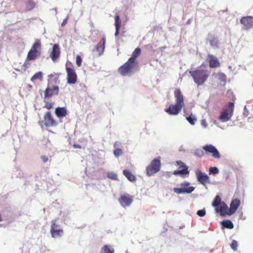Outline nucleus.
Returning a JSON list of instances; mask_svg holds the SVG:
<instances>
[{"mask_svg": "<svg viewBox=\"0 0 253 253\" xmlns=\"http://www.w3.org/2000/svg\"><path fill=\"white\" fill-rule=\"evenodd\" d=\"M190 73L196 84L200 86L203 85L207 81L210 72L207 70L197 69L190 71Z\"/></svg>", "mask_w": 253, "mask_h": 253, "instance_id": "f257e3e1", "label": "nucleus"}, {"mask_svg": "<svg viewBox=\"0 0 253 253\" xmlns=\"http://www.w3.org/2000/svg\"><path fill=\"white\" fill-rule=\"evenodd\" d=\"M42 47L41 40L39 39L36 40L28 53L27 60H35L40 57L42 52Z\"/></svg>", "mask_w": 253, "mask_h": 253, "instance_id": "f03ea898", "label": "nucleus"}, {"mask_svg": "<svg viewBox=\"0 0 253 253\" xmlns=\"http://www.w3.org/2000/svg\"><path fill=\"white\" fill-rule=\"evenodd\" d=\"M160 159V157L154 159L146 168L145 171L147 176H151L160 170L161 166Z\"/></svg>", "mask_w": 253, "mask_h": 253, "instance_id": "7ed1b4c3", "label": "nucleus"}, {"mask_svg": "<svg viewBox=\"0 0 253 253\" xmlns=\"http://www.w3.org/2000/svg\"><path fill=\"white\" fill-rule=\"evenodd\" d=\"M234 108V103L229 102L224 107L222 111L220 113L218 119L222 122H226L230 120Z\"/></svg>", "mask_w": 253, "mask_h": 253, "instance_id": "20e7f679", "label": "nucleus"}, {"mask_svg": "<svg viewBox=\"0 0 253 253\" xmlns=\"http://www.w3.org/2000/svg\"><path fill=\"white\" fill-rule=\"evenodd\" d=\"M50 233L52 238H58L62 237L64 234L62 228L59 224H56V221L53 220L51 222Z\"/></svg>", "mask_w": 253, "mask_h": 253, "instance_id": "39448f33", "label": "nucleus"}, {"mask_svg": "<svg viewBox=\"0 0 253 253\" xmlns=\"http://www.w3.org/2000/svg\"><path fill=\"white\" fill-rule=\"evenodd\" d=\"M136 64H123L118 69V72L123 76H129L133 73Z\"/></svg>", "mask_w": 253, "mask_h": 253, "instance_id": "423d86ee", "label": "nucleus"}, {"mask_svg": "<svg viewBox=\"0 0 253 253\" xmlns=\"http://www.w3.org/2000/svg\"><path fill=\"white\" fill-rule=\"evenodd\" d=\"M133 201V197L129 194H123L119 199L120 204L123 207H128Z\"/></svg>", "mask_w": 253, "mask_h": 253, "instance_id": "0eeeda50", "label": "nucleus"}, {"mask_svg": "<svg viewBox=\"0 0 253 253\" xmlns=\"http://www.w3.org/2000/svg\"><path fill=\"white\" fill-rule=\"evenodd\" d=\"M44 124L46 127H53L57 125V122L52 116L50 112L47 111L45 113L43 116Z\"/></svg>", "mask_w": 253, "mask_h": 253, "instance_id": "6e6552de", "label": "nucleus"}, {"mask_svg": "<svg viewBox=\"0 0 253 253\" xmlns=\"http://www.w3.org/2000/svg\"><path fill=\"white\" fill-rule=\"evenodd\" d=\"M195 174L197 179H198V180L201 184L206 185L207 184L210 183L209 177L207 174L202 172L200 169H196L195 171Z\"/></svg>", "mask_w": 253, "mask_h": 253, "instance_id": "1a4fd4ad", "label": "nucleus"}, {"mask_svg": "<svg viewBox=\"0 0 253 253\" xmlns=\"http://www.w3.org/2000/svg\"><path fill=\"white\" fill-rule=\"evenodd\" d=\"M59 88L57 85L50 86L49 84L46 89L44 91V98H50L53 95H56L59 94Z\"/></svg>", "mask_w": 253, "mask_h": 253, "instance_id": "9d476101", "label": "nucleus"}, {"mask_svg": "<svg viewBox=\"0 0 253 253\" xmlns=\"http://www.w3.org/2000/svg\"><path fill=\"white\" fill-rule=\"evenodd\" d=\"M246 30L251 29L253 27V16H247L242 17L240 20Z\"/></svg>", "mask_w": 253, "mask_h": 253, "instance_id": "9b49d317", "label": "nucleus"}, {"mask_svg": "<svg viewBox=\"0 0 253 253\" xmlns=\"http://www.w3.org/2000/svg\"><path fill=\"white\" fill-rule=\"evenodd\" d=\"M183 106V105L177 104H171L169 108L165 110V111L169 115H176L180 113Z\"/></svg>", "mask_w": 253, "mask_h": 253, "instance_id": "f8f14e48", "label": "nucleus"}, {"mask_svg": "<svg viewBox=\"0 0 253 253\" xmlns=\"http://www.w3.org/2000/svg\"><path fill=\"white\" fill-rule=\"evenodd\" d=\"M67 73V83L69 84H74L77 81V75L75 70L66 67Z\"/></svg>", "mask_w": 253, "mask_h": 253, "instance_id": "ddd939ff", "label": "nucleus"}, {"mask_svg": "<svg viewBox=\"0 0 253 253\" xmlns=\"http://www.w3.org/2000/svg\"><path fill=\"white\" fill-rule=\"evenodd\" d=\"M60 55V48L58 44H54L52 50L49 54L50 57L53 62H56Z\"/></svg>", "mask_w": 253, "mask_h": 253, "instance_id": "4468645a", "label": "nucleus"}, {"mask_svg": "<svg viewBox=\"0 0 253 253\" xmlns=\"http://www.w3.org/2000/svg\"><path fill=\"white\" fill-rule=\"evenodd\" d=\"M203 148L207 153H210L212 154V157L216 159L220 158V154L218 150L215 148V146L211 145H207L203 146Z\"/></svg>", "mask_w": 253, "mask_h": 253, "instance_id": "2eb2a0df", "label": "nucleus"}, {"mask_svg": "<svg viewBox=\"0 0 253 253\" xmlns=\"http://www.w3.org/2000/svg\"><path fill=\"white\" fill-rule=\"evenodd\" d=\"M240 204L241 201L238 199H235L232 200L230 204V208L227 210L226 214L231 215L234 213L237 210Z\"/></svg>", "mask_w": 253, "mask_h": 253, "instance_id": "dca6fc26", "label": "nucleus"}, {"mask_svg": "<svg viewBox=\"0 0 253 253\" xmlns=\"http://www.w3.org/2000/svg\"><path fill=\"white\" fill-rule=\"evenodd\" d=\"M174 97L175 99V104L184 106V96L182 94L180 89L177 88L174 90Z\"/></svg>", "mask_w": 253, "mask_h": 253, "instance_id": "f3484780", "label": "nucleus"}, {"mask_svg": "<svg viewBox=\"0 0 253 253\" xmlns=\"http://www.w3.org/2000/svg\"><path fill=\"white\" fill-rule=\"evenodd\" d=\"M106 43V37L103 36L100 41L97 43L95 47V49L98 52L99 55H101L104 52L105 49V44Z\"/></svg>", "mask_w": 253, "mask_h": 253, "instance_id": "a211bd4d", "label": "nucleus"}, {"mask_svg": "<svg viewBox=\"0 0 253 253\" xmlns=\"http://www.w3.org/2000/svg\"><path fill=\"white\" fill-rule=\"evenodd\" d=\"M208 40L211 46L216 48H219V42L217 37L212 35L211 34H209Z\"/></svg>", "mask_w": 253, "mask_h": 253, "instance_id": "6ab92c4d", "label": "nucleus"}, {"mask_svg": "<svg viewBox=\"0 0 253 253\" xmlns=\"http://www.w3.org/2000/svg\"><path fill=\"white\" fill-rule=\"evenodd\" d=\"M195 189L194 187H188L187 188H177V187H174L173 189V191L174 192L176 193V194H182V193H187L190 194L191 192H192Z\"/></svg>", "mask_w": 253, "mask_h": 253, "instance_id": "aec40b11", "label": "nucleus"}, {"mask_svg": "<svg viewBox=\"0 0 253 253\" xmlns=\"http://www.w3.org/2000/svg\"><path fill=\"white\" fill-rule=\"evenodd\" d=\"M141 53V49L139 48H136L131 54L128 61L126 63H135L136 59L140 56Z\"/></svg>", "mask_w": 253, "mask_h": 253, "instance_id": "412c9836", "label": "nucleus"}, {"mask_svg": "<svg viewBox=\"0 0 253 253\" xmlns=\"http://www.w3.org/2000/svg\"><path fill=\"white\" fill-rule=\"evenodd\" d=\"M55 113L56 117L61 118L67 116V111L65 107H58L56 108Z\"/></svg>", "mask_w": 253, "mask_h": 253, "instance_id": "4be33fe9", "label": "nucleus"}, {"mask_svg": "<svg viewBox=\"0 0 253 253\" xmlns=\"http://www.w3.org/2000/svg\"><path fill=\"white\" fill-rule=\"evenodd\" d=\"M123 173L130 181L134 182L136 180V176L134 175L131 174L129 170L126 169L123 170Z\"/></svg>", "mask_w": 253, "mask_h": 253, "instance_id": "5701e85b", "label": "nucleus"}, {"mask_svg": "<svg viewBox=\"0 0 253 253\" xmlns=\"http://www.w3.org/2000/svg\"><path fill=\"white\" fill-rule=\"evenodd\" d=\"M25 4L27 11L33 9L36 6V3L33 0H27L25 2Z\"/></svg>", "mask_w": 253, "mask_h": 253, "instance_id": "b1692460", "label": "nucleus"}, {"mask_svg": "<svg viewBox=\"0 0 253 253\" xmlns=\"http://www.w3.org/2000/svg\"><path fill=\"white\" fill-rule=\"evenodd\" d=\"M114 250L110 245H104L100 253H114Z\"/></svg>", "mask_w": 253, "mask_h": 253, "instance_id": "393cba45", "label": "nucleus"}, {"mask_svg": "<svg viewBox=\"0 0 253 253\" xmlns=\"http://www.w3.org/2000/svg\"><path fill=\"white\" fill-rule=\"evenodd\" d=\"M227 209V206L226 204L225 203L223 202L222 203V204H220L219 210L218 209V208H216V211H219L221 215H225L226 214V212H226H224V211H226Z\"/></svg>", "mask_w": 253, "mask_h": 253, "instance_id": "a878e982", "label": "nucleus"}, {"mask_svg": "<svg viewBox=\"0 0 253 253\" xmlns=\"http://www.w3.org/2000/svg\"><path fill=\"white\" fill-rule=\"evenodd\" d=\"M221 224L224 227L228 229H232L234 228V224L229 220H225L222 221Z\"/></svg>", "mask_w": 253, "mask_h": 253, "instance_id": "bb28decb", "label": "nucleus"}, {"mask_svg": "<svg viewBox=\"0 0 253 253\" xmlns=\"http://www.w3.org/2000/svg\"><path fill=\"white\" fill-rule=\"evenodd\" d=\"M189 170L187 169H183L181 170H175L173 172V174L174 175H182V174H188Z\"/></svg>", "mask_w": 253, "mask_h": 253, "instance_id": "cd10ccee", "label": "nucleus"}, {"mask_svg": "<svg viewBox=\"0 0 253 253\" xmlns=\"http://www.w3.org/2000/svg\"><path fill=\"white\" fill-rule=\"evenodd\" d=\"M207 57L209 61V63H219L217 58L213 55L209 54Z\"/></svg>", "mask_w": 253, "mask_h": 253, "instance_id": "c85d7f7f", "label": "nucleus"}, {"mask_svg": "<svg viewBox=\"0 0 253 253\" xmlns=\"http://www.w3.org/2000/svg\"><path fill=\"white\" fill-rule=\"evenodd\" d=\"M221 204L220 198L218 195H216L214 201H212V206L214 207H217Z\"/></svg>", "mask_w": 253, "mask_h": 253, "instance_id": "c756f323", "label": "nucleus"}, {"mask_svg": "<svg viewBox=\"0 0 253 253\" xmlns=\"http://www.w3.org/2000/svg\"><path fill=\"white\" fill-rule=\"evenodd\" d=\"M43 78V76H42V72H37L31 78V81L33 82L36 80H42Z\"/></svg>", "mask_w": 253, "mask_h": 253, "instance_id": "7c9ffc66", "label": "nucleus"}, {"mask_svg": "<svg viewBox=\"0 0 253 253\" xmlns=\"http://www.w3.org/2000/svg\"><path fill=\"white\" fill-rule=\"evenodd\" d=\"M49 78H53V80H54V82L56 84H59L60 81L59 79V75L56 74H51L48 76Z\"/></svg>", "mask_w": 253, "mask_h": 253, "instance_id": "2f4dec72", "label": "nucleus"}, {"mask_svg": "<svg viewBox=\"0 0 253 253\" xmlns=\"http://www.w3.org/2000/svg\"><path fill=\"white\" fill-rule=\"evenodd\" d=\"M219 173V170L216 167H211L210 170H209V174H216Z\"/></svg>", "mask_w": 253, "mask_h": 253, "instance_id": "473e14b6", "label": "nucleus"}, {"mask_svg": "<svg viewBox=\"0 0 253 253\" xmlns=\"http://www.w3.org/2000/svg\"><path fill=\"white\" fill-rule=\"evenodd\" d=\"M217 78L220 82L225 83H226V76L222 73H220L217 75Z\"/></svg>", "mask_w": 253, "mask_h": 253, "instance_id": "72a5a7b5", "label": "nucleus"}, {"mask_svg": "<svg viewBox=\"0 0 253 253\" xmlns=\"http://www.w3.org/2000/svg\"><path fill=\"white\" fill-rule=\"evenodd\" d=\"M121 20H120L119 15H116L115 16V27L120 28L121 27Z\"/></svg>", "mask_w": 253, "mask_h": 253, "instance_id": "f704fd0d", "label": "nucleus"}, {"mask_svg": "<svg viewBox=\"0 0 253 253\" xmlns=\"http://www.w3.org/2000/svg\"><path fill=\"white\" fill-rule=\"evenodd\" d=\"M194 155L196 157H198L199 158H201L202 157H203L204 155V152L203 150L198 149V150H195V151L194 152Z\"/></svg>", "mask_w": 253, "mask_h": 253, "instance_id": "c9c22d12", "label": "nucleus"}, {"mask_svg": "<svg viewBox=\"0 0 253 253\" xmlns=\"http://www.w3.org/2000/svg\"><path fill=\"white\" fill-rule=\"evenodd\" d=\"M176 164L179 166V168L187 169H188V167L182 161L180 160L176 161Z\"/></svg>", "mask_w": 253, "mask_h": 253, "instance_id": "e433bc0d", "label": "nucleus"}, {"mask_svg": "<svg viewBox=\"0 0 253 253\" xmlns=\"http://www.w3.org/2000/svg\"><path fill=\"white\" fill-rule=\"evenodd\" d=\"M107 177L112 180H116L118 179L117 174L114 172H110L108 173Z\"/></svg>", "mask_w": 253, "mask_h": 253, "instance_id": "4c0bfd02", "label": "nucleus"}, {"mask_svg": "<svg viewBox=\"0 0 253 253\" xmlns=\"http://www.w3.org/2000/svg\"><path fill=\"white\" fill-rule=\"evenodd\" d=\"M230 247L231 248L234 250V251H236L238 247L237 241L236 240L232 241L230 245Z\"/></svg>", "mask_w": 253, "mask_h": 253, "instance_id": "58836bf2", "label": "nucleus"}, {"mask_svg": "<svg viewBox=\"0 0 253 253\" xmlns=\"http://www.w3.org/2000/svg\"><path fill=\"white\" fill-rule=\"evenodd\" d=\"M186 119L191 125H195L196 119L193 116H188L187 117Z\"/></svg>", "mask_w": 253, "mask_h": 253, "instance_id": "ea45409f", "label": "nucleus"}, {"mask_svg": "<svg viewBox=\"0 0 253 253\" xmlns=\"http://www.w3.org/2000/svg\"><path fill=\"white\" fill-rule=\"evenodd\" d=\"M44 105L43 107L47 110H50L53 107V103H49L47 101H44Z\"/></svg>", "mask_w": 253, "mask_h": 253, "instance_id": "a19ab883", "label": "nucleus"}, {"mask_svg": "<svg viewBox=\"0 0 253 253\" xmlns=\"http://www.w3.org/2000/svg\"><path fill=\"white\" fill-rule=\"evenodd\" d=\"M114 154L115 156L118 157L119 156L122 155L123 151L121 149H117L114 150Z\"/></svg>", "mask_w": 253, "mask_h": 253, "instance_id": "79ce46f5", "label": "nucleus"}, {"mask_svg": "<svg viewBox=\"0 0 253 253\" xmlns=\"http://www.w3.org/2000/svg\"><path fill=\"white\" fill-rule=\"evenodd\" d=\"M206 214V211L203 209L202 210H199L197 211V214H198L200 217L204 216Z\"/></svg>", "mask_w": 253, "mask_h": 253, "instance_id": "37998d69", "label": "nucleus"}, {"mask_svg": "<svg viewBox=\"0 0 253 253\" xmlns=\"http://www.w3.org/2000/svg\"><path fill=\"white\" fill-rule=\"evenodd\" d=\"M82 61V58L80 55H77L76 56V63H81Z\"/></svg>", "mask_w": 253, "mask_h": 253, "instance_id": "c03bdc74", "label": "nucleus"}, {"mask_svg": "<svg viewBox=\"0 0 253 253\" xmlns=\"http://www.w3.org/2000/svg\"><path fill=\"white\" fill-rule=\"evenodd\" d=\"M41 158L42 160L43 163H44L47 162L48 160L47 156H45V155L42 156Z\"/></svg>", "mask_w": 253, "mask_h": 253, "instance_id": "a18cd8bd", "label": "nucleus"}, {"mask_svg": "<svg viewBox=\"0 0 253 253\" xmlns=\"http://www.w3.org/2000/svg\"><path fill=\"white\" fill-rule=\"evenodd\" d=\"M73 146L74 148H80V149L82 148V146L78 144H73Z\"/></svg>", "mask_w": 253, "mask_h": 253, "instance_id": "49530a36", "label": "nucleus"}, {"mask_svg": "<svg viewBox=\"0 0 253 253\" xmlns=\"http://www.w3.org/2000/svg\"><path fill=\"white\" fill-rule=\"evenodd\" d=\"M120 28H116V32L115 35L116 37L118 36L119 34Z\"/></svg>", "mask_w": 253, "mask_h": 253, "instance_id": "de8ad7c7", "label": "nucleus"}, {"mask_svg": "<svg viewBox=\"0 0 253 253\" xmlns=\"http://www.w3.org/2000/svg\"><path fill=\"white\" fill-rule=\"evenodd\" d=\"M219 66V64H210V67L211 68H216Z\"/></svg>", "mask_w": 253, "mask_h": 253, "instance_id": "09e8293b", "label": "nucleus"}, {"mask_svg": "<svg viewBox=\"0 0 253 253\" xmlns=\"http://www.w3.org/2000/svg\"><path fill=\"white\" fill-rule=\"evenodd\" d=\"M67 18H65V19H64V20L63 21L62 24H61V26L63 27L67 23Z\"/></svg>", "mask_w": 253, "mask_h": 253, "instance_id": "8fccbe9b", "label": "nucleus"}, {"mask_svg": "<svg viewBox=\"0 0 253 253\" xmlns=\"http://www.w3.org/2000/svg\"><path fill=\"white\" fill-rule=\"evenodd\" d=\"M28 86L30 89H32L33 88V86L32 85L29 84H28Z\"/></svg>", "mask_w": 253, "mask_h": 253, "instance_id": "3c124183", "label": "nucleus"}, {"mask_svg": "<svg viewBox=\"0 0 253 253\" xmlns=\"http://www.w3.org/2000/svg\"><path fill=\"white\" fill-rule=\"evenodd\" d=\"M185 186H187L188 185H189V183L188 182H187L185 184H184Z\"/></svg>", "mask_w": 253, "mask_h": 253, "instance_id": "603ef678", "label": "nucleus"}, {"mask_svg": "<svg viewBox=\"0 0 253 253\" xmlns=\"http://www.w3.org/2000/svg\"><path fill=\"white\" fill-rule=\"evenodd\" d=\"M1 221H2V218L1 217V215H0V222H1Z\"/></svg>", "mask_w": 253, "mask_h": 253, "instance_id": "864d4df0", "label": "nucleus"}, {"mask_svg": "<svg viewBox=\"0 0 253 253\" xmlns=\"http://www.w3.org/2000/svg\"><path fill=\"white\" fill-rule=\"evenodd\" d=\"M68 63H71V62H69V61H67V64H68Z\"/></svg>", "mask_w": 253, "mask_h": 253, "instance_id": "5fc2aeb1", "label": "nucleus"}, {"mask_svg": "<svg viewBox=\"0 0 253 253\" xmlns=\"http://www.w3.org/2000/svg\"><path fill=\"white\" fill-rule=\"evenodd\" d=\"M116 145V142H115V143H114V146H115Z\"/></svg>", "mask_w": 253, "mask_h": 253, "instance_id": "6e6d98bb", "label": "nucleus"}]
</instances>
